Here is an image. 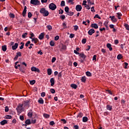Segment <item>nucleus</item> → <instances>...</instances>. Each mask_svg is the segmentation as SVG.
<instances>
[{"label": "nucleus", "instance_id": "obj_55", "mask_svg": "<svg viewBox=\"0 0 129 129\" xmlns=\"http://www.w3.org/2000/svg\"><path fill=\"white\" fill-rule=\"evenodd\" d=\"M124 69H126L127 68V66H128V63L127 62H124Z\"/></svg>", "mask_w": 129, "mask_h": 129}, {"label": "nucleus", "instance_id": "obj_7", "mask_svg": "<svg viewBox=\"0 0 129 129\" xmlns=\"http://www.w3.org/2000/svg\"><path fill=\"white\" fill-rule=\"evenodd\" d=\"M95 33V30H94V29L92 28L90 30H89L88 32V33L90 35V36H92L93 34Z\"/></svg>", "mask_w": 129, "mask_h": 129}, {"label": "nucleus", "instance_id": "obj_1", "mask_svg": "<svg viewBox=\"0 0 129 129\" xmlns=\"http://www.w3.org/2000/svg\"><path fill=\"white\" fill-rule=\"evenodd\" d=\"M40 13L42 14L43 17H48L49 16V12L46 10L44 8L40 9Z\"/></svg>", "mask_w": 129, "mask_h": 129}, {"label": "nucleus", "instance_id": "obj_38", "mask_svg": "<svg viewBox=\"0 0 129 129\" xmlns=\"http://www.w3.org/2000/svg\"><path fill=\"white\" fill-rule=\"evenodd\" d=\"M68 16H73V15H74V12H72L71 11L68 12V13H67Z\"/></svg>", "mask_w": 129, "mask_h": 129}, {"label": "nucleus", "instance_id": "obj_48", "mask_svg": "<svg viewBox=\"0 0 129 129\" xmlns=\"http://www.w3.org/2000/svg\"><path fill=\"white\" fill-rule=\"evenodd\" d=\"M60 19H61L62 20H65L66 16H65V15H60Z\"/></svg>", "mask_w": 129, "mask_h": 129}, {"label": "nucleus", "instance_id": "obj_45", "mask_svg": "<svg viewBox=\"0 0 129 129\" xmlns=\"http://www.w3.org/2000/svg\"><path fill=\"white\" fill-rule=\"evenodd\" d=\"M74 30H75V31H77L78 29H79V27L77 25L74 26Z\"/></svg>", "mask_w": 129, "mask_h": 129}, {"label": "nucleus", "instance_id": "obj_39", "mask_svg": "<svg viewBox=\"0 0 129 129\" xmlns=\"http://www.w3.org/2000/svg\"><path fill=\"white\" fill-rule=\"evenodd\" d=\"M9 17L11 18L12 19H15V14L13 13H10L9 14Z\"/></svg>", "mask_w": 129, "mask_h": 129}, {"label": "nucleus", "instance_id": "obj_49", "mask_svg": "<svg viewBox=\"0 0 129 129\" xmlns=\"http://www.w3.org/2000/svg\"><path fill=\"white\" fill-rule=\"evenodd\" d=\"M50 91L51 93H52L53 94L56 92V91L54 89H50Z\"/></svg>", "mask_w": 129, "mask_h": 129}, {"label": "nucleus", "instance_id": "obj_9", "mask_svg": "<svg viewBox=\"0 0 129 129\" xmlns=\"http://www.w3.org/2000/svg\"><path fill=\"white\" fill-rule=\"evenodd\" d=\"M50 82L51 83V86H54L55 84V80L54 78H51L50 80Z\"/></svg>", "mask_w": 129, "mask_h": 129}, {"label": "nucleus", "instance_id": "obj_59", "mask_svg": "<svg viewBox=\"0 0 129 129\" xmlns=\"http://www.w3.org/2000/svg\"><path fill=\"white\" fill-rule=\"evenodd\" d=\"M55 61H56V57H52V58L51 59L52 63H54L55 62Z\"/></svg>", "mask_w": 129, "mask_h": 129}, {"label": "nucleus", "instance_id": "obj_22", "mask_svg": "<svg viewBox=\"0 0 129 129\" xmlns=\"http://www.w3.org/2000/svg\"><path fill=\"white\" fill-rule=\"evenodd\" d=\"M2 50L4 51V52H6V51H7V45H3L2 46Z\"/></svg>", "mask_w": 129, "mask_h": 129}, {"label": "nucleus", "instance_id": "obj_2", "mask_svg": "<svg viewBox=\"0 0 129 129\" xmlns=\"http://www.w3.org/2000/svg\"><path fill=\"white\" fill-rule=\"evenodd\" d=\"M49 8L50 10H51V11H55V9H57V6L54 3H51L49 5Z\"/></svg>", "mask_w": 129, "mask_h": 129}, {"label": "nucleus", "instance_id": "obj_18", "mask_svg": "<svg viewBox=\"0 0 129 129\" xmlns=\"http://www.w3.org/2000/svg\"><path fill=\"white\" fill-rule=\"evenodd\" d=\"M106 46L109 48V51H112V47H111V44L110 43H107Z\"/></svg>", "mask_w": 129, "mask_h": 129}, {"label": "nucleus", "instance_id": "obj_43", "mask_svg": "<svg viewBox=\"0 0 129 129\" xmlns=\"http://www.w3.org/2000/svg\"><path fill=\"white\" fill-rule=\"evenodd\" d=\"M61 7H65V1H62L60 3Z\"/></svg>", "mask_w": 129, "mask_h": 129}, {"label": "nucleus", "instance_id": "obj_5", "mask_svg": "<svg viewBox=\"0 0 129 129\" xmlns=\"http://www.w3.org/2000/svg\"><path fill=\"white\" fill-rule=\"evenodd\" d=\"M31 71L33 72H37V73H40V70L35 67L31 68Z\"/></svg>", "mask_w": 129, "mask_h": 129}, {"label": "nucleus", "instance_id": "obj_54", "mask_svg": "<svg viewBox=\"0 0 129 129\" xmlns=\"http://www.w3.org/2000/svg\"><path fill=\"white\" fill-rule=\"evenodd\" d=\"M27 35H28L27 33H25L22 35V38H23V39L26 38V37L27 36Z\"/></svg>", "mask_w": 129, "mask_h": 129}, {"label": "nucleus", "instance_id": "obj_16", "mask_svg": "<svg viewBox=\"0 0 129 129\" xmlns=\"http://www.w3.org/2000/svg\"><path fill=\"white\" fill-rule=\"evenodd\" d=\"M44 38V33H41L38 36V39H39V40H43V39Z\"/></svg>", "mask_w": 129, "mask_h": 129}, {"label": "nucleus", "instance_id": "obj_13", "mask_svg": "<svg viewBox=\"0 0 129 129\" xmlns=\"http://www.w3.org/2000/svg\"><path fill=\"white\" fill-rule=\"evenodd\" d=\"M116 17H117L118 19V20H120V19H121V16H122V14H121V13H116Z\"/></svg>", "mask_w": 129, "mask_h": 129}, {"label": "nucleus", "instance_id": "obj_60", "mask_svg": "<svg viewBox=\"0 0 129 129\" xmlns=\"http://www.w3.org/2000/svg\"><path fill=\"white\" fill-rule=\"evenodd\" d=\"M63 13H64V11H63V10L60 9L59 10V14L62 15L63 14Z\"/></svg>", "mask_w": 129, "mask_h": 129}, {"label": "nucleus", "instance_id": "obj_40", "mask_svg": "<svg viewBox=\"0 0 129 129\" xmlns=\"http://www.w3.org/2000/svg\"><path fill=\"white\" fill-rule=\"evenodd\" d=\"M49 44H50V46H51V47L55 46V42H54V41H53L52 40H51Z\"/></svg>", "mask_w": 129, "mask_h": 129}, {"label": "nucleus", "instance_id": "obj_23", "mask_svg": "<svg viewBox=\"0 0 129 129\" xmlns=\"http://www.w3.org/2000/svg\"><path fill=\"white\" fill-rule=\"evenodd\" d=\"M25 123L29 125V124H31L32 123L31 122V120H30V119H28L25 121Z\"/></svg>", "mask_w": 129, "mask_h": 129}, {"label": "nucleus", "instance_id": "obj_19", "mask_svg": "<svg viewBox=\"0 0 129 129\" xmlns=\"http://www.w3.org/2000/svg\"><path fill=\"white\" fill-rule=\"evenodd\" d=\"M38 102L40 104H44V100H43V98H40L38 100Z\"/></svg>", "mask_w": 129, "mask_h": 129}, {"label": "nucleus", "instance_id": "obj_64", "mask_svg": "<svg viewBox=\"0 0 129 129\" xmlns=\"http://www.w3.org/2000/svg\"><path fill=\"white\" fill-rule=\"evenodd\" d=\"M93 61H96V55H94L93 56Z\"/></svg>", "mask_w": 129, "mask_h": 129}, {"label": "nucleus", "instance_id": "obj_8", "mask_svg": "<svg viewBox=\"0 0 129 129\" xmlns=\"http://www.w3.org/2000/svg\"><path fill=\"white\" fill-rule=\"evenodd\" d=\"M18 47H19V43H15L14 45H12V49L13 50H17V49H18Z\"/></svg>", "mask_w": 129, "mask_h": 129}, {"label": "nucleus", "instance_id": "obj_57", "mask_svg": "<svg viewBox=\"0 0 129 129\" xmlns=\"http://www.w3.org/2000/svg\"><path fill=\"white\" fill-rule=\"evenodd\" d=\"M36 121H37V120H36V119H32L31 122V123L35 124L36 122Z\"/></svg>", "mask_w": 129, "mask_h": 129}, {"label": "nucleus", "instance_id": "obj_11", "mask_svg": "<svg viewBox=\"0 0 129 129\" xmlns=\"http://www.w3.org/2000/svg\"><path fill=\"white\" fill-rule=\"evenodd\" d=\"M7 123H8V120H7L6 119L2 120L0 122V124H1V125H5V124H7Z\"/></svg>", "mask_w": 129, "mask_h": 129}, {"label": "nucleus", "instance_id": "obj_6", "mask_svg": "<svg viewBox=\"0 0 129 129\" xmlns=\"http://www.w3.org/2000/svg\"><path fill=\"white\" fill-rule=\"evenodd\" d=\"M81 10H82V6L80 5H78L76 6V10L77 12H81Z\"/></svg>", "mask_w": 129, "mask_h": 129}, {"label": "nucleus", "instance_id": "obj_12", "mask_svg": "<svg viewBox=\"0 0 129 129\" xmlns=\"http://www.w3.org/2000/svg\"><path fill=\"white\" fill-rule=\"evenodd\" d=\"M31 42H34V44H37V43L39 42V39H38L37 38H32V40H31Z\"/></svg>", "mask_w": 129, "mask_h": 129}, {"label": "nucleus", "instance_id": "obj_56", "mask_svg": "<svg viewBox=\"0 0 129 129\" xmlns=\"http://www.w3.org/2000/svg\"><path fill=\"white\" fill-rule=\"evenodd\" d=\"M82 44H85L86 43V38L83 39L82 40Z\"/></svg>", "mask_w": 129, "mask_h": 129}, {"label": "nucleus", "instance_id": "obj_34", "mask_svg": "<svg viewBox=\"0 0 129 129\" xmlns=\"http://www.w3.org/2000/svg\"><path fill=\"white\" fill-rule=\"evenodd\" d=\"M86 74L87 75V76H89V77H90L92 76V74L91 73H90V72L88 71L87 72H86Z\"/></svg>", "mask_w": 129, "mask_h": 129}, {"label": "nucleus", "instance_id": "obj_62", "mask_svg": "<svg viewBox=\"0 0 129 129\" xmlns=\"http://www.w3.org/2000/svg\"><path fill=\"white\" fill-rule=\"evenodd\" d=\"M28 18H32V13L31 12H28Z\"/></svg>", "mask_w": 129, "mask_h": 129}, {"label": "nucleus", "instance_id": "obj_63", "mask_svg": "<svg viewBox=\"0 0 129 129\" xmlns=\"http://www.w3.org/2000/svg\"><path fill=\"white\" fill-rule=\"evenodd\" d=\"M49 124L50 125H52L53 124H55V122H54V121H51L50 122H49Z\"/></svg>", "mask_w": 129, "mask_h": 129}, {"label": "nucleus", "instance_id": "obj_51", "mask_svg": "<svg viewBox=\"0 0 129 129\" xmlns=\"http://www.w3.org/2000/svg\"><path fill=\"white\" fill-rule=\"evenodd\" d=\"M57 76H58V79H59L60 77H62V72H60L57 75Z\"/></svg>", "mask_w": 129, "mask_h": 129}, {"label": "nucleus", "instance_id": "obj_17", "mask_svg": "<svg viewBox=\"0 0 129 129\" xmlns=\"http://www.w3.org/2000/svg\"><path fill=\"white\" fill-rule=\"evenodd\" d=\"M24 106V104H19V105L18 106V107L16 108V110H21V108H22V107H23V106Z\"/></svg>", "mask_w": 129, "mask_h": 129}, {"label": "nucleus", "instance_id": "obj_25", "mask_svg": "<svg viewBox=\"0 0 129 129\" xmlns=\"http://www.w3.org/2000/svg\"><path fill=\"white\" fill-rule=\"evenodd\" d=\"M20 44L21 45V46L19 47L20 50H22V49H24V46H25V43L21 42L20 43Z\"/></svg>", "mask_w": 129, "mask_h": 129}, {"label": "nucleus", "instance_id": "obj_3", "mask_svg": "<svg viewBox=\"0 0 129 129\" xmlns=\"http://www.w3.org/2000/svg\"><path fill=\"white\" fill-rule=\"evenodd\" d=\"M30 4L34 6H39L40 5V1L39 0H31Z\"/></svg>", "mask_w": 129, "mask_h": 129}, {"label": "nucleus", "instance_id": "obj_30", "mask_svg": "<svg viewBox=\"0 0 129 129\" xmlns=\"http://www.w3.org/2000/svg\"><path fill=\"white\" fill-rule=\"evenodd\" d=\"M83 116V113L81 112V113H78V114L77 116V118H78V117L81 118Z\"/></svg>", "mask_w": 129, "mask_h": 129}, {"label": "nucleus", "instance_id": "obj_24", "mask_svg": "<svg viewBox=\"0 0 129 129\" xmlns=\"http://www.w3.org/2000/svg\"><path fill=\"white\" fill-rule=\"evenodd\" d=\"M106 108L107 110L111 111L112 110V106H110V105H107L106 106Z\"/></svg>", "mask_w": 129, "mask_h": 129}, {"label": "nucleus", "instance_id": "obj_61", "mask_svg": "<svg viewBox=\"0 0 129 129\" xmlns=\"http://www.w3.org/2000/svg\"><path fill=\"white\" fill-rule=\"evenodd\" d=\"M91 11L92 13H95V10H94V7H92L91 8Z\"/></svg>", "mask_w": 129, "mask_h": 129}, {"label": "nucleus", "instance_id": "obj_21", "mask_svg": "<svg viewBox=\"0 0 129 129\" xmlns=\"http://www.w3.org/2000/svg\"><path fill=\"white\" fill-rule=\"evenodd\" d=\"M71 87H72V88H74V89H76L78 86H77V85L75 84H72L71 85Z\"/></svg>", "mask_w": 129, "mask_h": 129}, {"label": "nucleus", "instance_id": "obj_15", "mask_svg": "<svg viewBox=\"0 0 129 129\" xmlns=\"http://www.w3.org/2000/svg\"><path fill=\"white\" fill-rule=\"evenodd\" d=\"M82 121L83 122H87V121H88V117L86 116L83 117L82 119Z\"/></svg>", "mask_w": 129, "mask_h": 129}, {"label": "nucleus", "instance_id": "obj_31", "mask_svg": "<svg viewBox=\"0 0 129 129\" xmlns=\"http://www.w3.org/2000/svg\"><path fill=\"white\" fill-rule=\"evenodd\" d=\"M64 11H65L66 13H67V14L69 13V7H68V6L64 8Z\"/></svg>", "mask_w": 129, "mask_h": 129}, {"label": "nucleus", "instance_id": "obj_53", "mask_svg": "<svg viewBox=\"0 0 129 129\" xmlns=\"http://www.w3.org/2000/svg\"><path fill=\"white\" fill-rule=\"evenodd\" d=\"M27 115L28 117L31 118V117H32V116H33V113L28 112L27 114Z\"/></svg>", "mask_w": 129, "mask_h": 129}, {"label": "nucleus", "instance_id": "obj_35", "mask_svg": "<svg viewBox=\"0 0 129 129\" xmlns=\"http://www.w3.org/2000/svg\"><path fill=\"white\" fill-rule=\"evenodd\" d=\"M121 58H122V55L119 54L117 56V59H118V60H120V59H121Z\"/></svg>", "mask_w": 129, "mask_h": 129}, {"label": "nucleus", "instance_id": "obj_36", "mask_svg": "<svg viewBox=\"0 0 129 129\" xmlns=\"http://www.w3.org/2000/svg\"><path fill=\"white\" fill-rule=\"evenodd\" d=\"M16 55H17L18 57H22V52L20 51H18L16 53Z\"/></svg>", "mask_w": 129, "mask_h": 129}, {"label": "nucleus", "instance_id": "obj_14", "mask_svg": "<svg viewBox=\"0 0 129 129\" xmlns=\"http://www.w3.org/2000/svg\"><path fill=\"white\" fill-rule=\"evenodd\" d=\"M91 27L94 28V29H97L98 28V25H97L96 23L92 24Z\"/></svg>", "mask_w": 129, "mask_h": 129}, {"label": "nucleus", "instance_id": "obj_29", "mask_svg": "<svg viewBox=\"0 0 129 129\" xmlns=\"http://www.w3.org/2000/svg\"><path fill=\"white\" fill-rule=\"evenodd\" d=\"M30 35V37H29L30 39H31V40H32V39H34V37H35V34H34L33 32H31Z\"/></svg>", "mask_w": 129, "mask_h": 129}, {"label": "nucleus", "instance_id": "obj_58", "mask_svg": "<svg viewBox=\"0 0 129 129\" xmlns=\"http://www.w3.org/2000/svg\"><path fill=\"white\" fill-rule=\"evenodd\" d=\"M61 121H62L63 123H67V121L65 119H61Z\"/></svg>", "mask_w": 129, "mask_h": 129}, {"label": "nucleus", "instance_id": "obj_41", "mask_svg": "<svg viewBox=\"0 0 129 129\" xmlns=\"http://www.w3.org/2000/svg\"><path fill=\"white\" fill-rule=\"evenodd\" d=\"M62 26L63 27V29H67V24L66 23H62Z\"/></svg>", "mask_w": 129, "mask_h": 129}, {"label": "nucleus", "instance_id": "obj_52", "mask_svg": "<svg viewBox=\"0 0 129 129\" xmlns=\"http://www.w3.org/2000/svg\"><path fill=\"white\" fill-rule=\"evenodd\" d=\"M124 27L126 30L129 31V25L128 24H125Z\"/></svg>", "mask_w": 129, "mask_h": 129}, {"label": "nucleus", "instance_id": "obj_26", "mask_svg": "<svg viewBox=\"0 0 129 129\" xmlns=\"http://www.w3.org/2000/svg\"><path fill=\"white\" fill-rule=\"evenodd\" d=\"M47 74L48 75H51L52 74V69H47Z\"/></svg>", "mask_w": 129, "mask_h": 129}, {"label": "nucleus", "instance_id": "obj_28", "mask_svg": "<svg viewBox=\"0 0 129 129\" xmlns=\"http://www.w3.org/2000/svg\"><path fill=\"white\" fill-rule=\"evenodd\" d=\"M46 28L48 31H52V26L50 25H48L46 26Z\"/></svg>", "mask_w": 129, "mask_h": 129}, {"label": "nucleus", "instance_id": "obj_42", "mask_svg": "<svg viewBox=\"0 0 129 129\" xmlns=\"http://www.w3.org/2000/svg\"><path fill=\"white\" fill-rule=\"evenodd\" d=\"M5 118H6V119H11V118H12V116L10 115H7L5 116Z\"/></svg>", "mask_w": 129, "mask_h": 129}, {"label": "nucleus", "instance_id": "obj_46", "mask_svg": "<svg viewBox=\"0 0 129 129\" xmlns=\"http://www.w3.org/2000/svg\"><path fill=\"white\" fill-rule=\"evenodd\" d=\"M61 49L62 50H66V49H67V46H66V45H62Z\"/></svg>", "mask_w": 129, "mask_h": 129}, {"label": "nucleus", "instance_id": "obj_32", "mask_svg": "<svg viewBox=\"0 0 129 129\" xmlns=\"http://www.w3.org/2000/svg\"><path fill=\"white\" fill-rule=\"evenodd\" d=\"M43 116L45 117V118H49V117H50V115L46 113H44Z\"/></svg>", "mask_w": 129, "mask_h": 129}, {"label": "nucleus", "instance_id": "obj_27", "mask_svg": "<svg viewBox=\"0 0 129 129\" xmlns=\"http://www.w3.org/2000/svg\"><path fill=\"white\" fill-rule=\"evenodd\" d=\"M30 103V102L29 101V100H26L24 101V104L25 106H27V105H29V103Z\"/></svg>", "mask_w": 129, "mask_h": 129}, {"label": "nucleus", "instance_id": "obj_37", "mask_svg": "<svg viewBox=\"0 0 129 129\" xmlns=\"http://www.w3.org/2000/svg\"><path fill=\"white\" fill-rule=\"evenodd\" d=\"M35 83H36V81L35 80L30 81V84H31V85H34Z\"/></svg>", "mask_w": 129, "mask_h": 129}, {"label": "nucleus", "instance_id": "obj_47", "mask_svg": "<svg viewBox=\"0 0 129 129\" xmlns=\"http://www.w3.org/2000/svg\"><path fill=\"white\" fill-rule=\"evenodd\" d=\"M95 18L99 19L100 20L101 19V18L99 16V15H98V14L95 15V16L94 17V19H95Z\"/></svg>", "mask_w": 129, "mask_h": 129}, {"label": "nucleus", "instance_id": "obj_50", "mask_svg": "<svg viewBox=\"0 0 129 129\" xmlns=\"http://www.w3.org/2000/svg\"><path fill=\"white\" fill-rule=\"evenodd\" d=\"M19 70L20 71L22 72V73H25L26 72V71L24 69H22L21 68H19Z\"/></svg>", "mask_w": 129, "mask_h": 129}, {"label": "nucleus", "instance_id": "obj_4", "mask_svg": "<svg viewBox=\"0 0 129 129\" xmlns=\"http://www.w3.org/2000/svg\"><path fill=\"white\" fill-rule=\"evenodd\" d=\"M109 19H111V21L112 23H116V22H117V19L115 18V16H110Z\"/></svg>", "mask_w": 129, "mask_h": 129}, {"label": "nucleus", "instance_id": "obj_10", "mask_svg": "<svg viewBox=\"0 0 129 129\" xmlns=\"http://www.w3.org/2000/svg\"><path fill=\"white\" fill-rule=\"evenodd\" d=\"M80 57H81V58H83V60L84 61H85V58H86V55H85V54L83 53H80V55H79Z\"/></svg>", "mask_w": 129, "mask_h": 129}, {"label": "nucleus", "instance_id": "obj_20", "mask_svg": "<svg viewBox=\"0 0 129 129\" xmlns=\"http://www.w3.org/2000/svg\"><path fill=\"white\" fill-rule=\"evenodd\" d=\"M81 81H82V82H83L84 83H85V82H86V77L85 76L82 77L81 78Z\"/></svg>", "mask_w": 129, "mask_h": 129}, {"label": "nucleus", "instance_id": "obj_33", "mask_svg": "<svg viewBox=\"0 0 129 129\" xmlns=\"http://www.w3.org/2000/svg\"><path fill=\"white\" fill-rule=\"evenodd\" d=\"M108 21H105L104 23V25L106 27L107 29H108Z\"/></svg>", "mask_w": 129, "mask_h": 129}, {"label": "nucleus", "instance_id": "obj_44", "mask_svg": "<svg viewBox=\"0 0 129 129\" xmlns=\"http://www.w3.org/2000/svg\"><path fill=\"white\" fill-rule=\"evenodd\" d=\"M26 14H27V10H23L22 12L23 17H26Z\"/></svg>", "mask_w": 129, "mask_h": 129}]
</instances>
